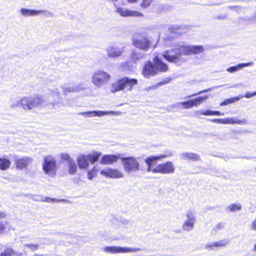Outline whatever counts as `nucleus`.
<instances>
[{
    "instance_id": "35",
    "label": "nucleus",
    "mask_w": 256,
    "mask_h": 256,
    "mask_svg": "<svg viewBox=\"0 0 256 256\" xmlns=\"http://www.w3.org/2000/svg\"><path fill=\"white\" fill-rule=\"evenodd\" d=\"M16 107H20L23 108L22 98L16 100L14 102L10 104L11 108H14Z\"/></svg>"
},
{
    "instance_id": "42",
    "label": "nucleus",
    "mask_w": 256,
    "mask_h": 256,
    "mask_svg": "<svg viewBox=\"0 0 256 256\" xmlns=\"http://www.w3.org/2000/svg\"><path fill=\"white\" fill-rule=\"evenodd\" d=\"M225 223L224 222H220L217 224L214 227V229L216 230H220L224 228Z\"/></svg>"
},
{
    "instance_id": "7",
    "label": "nucleus",
    "mask_w": 256,
    "mask_h": 256,
    "mask_svg": "<svg viewBox=\"0 0 256 256\" xmlns=\"http://www.w3.org/2000/svg\"><path fill=\"white\" fill-rule=\"evenodd\" d=\"M122 164L128 173L136 172L139 170V163L133 156L121 158Z\"/></svg>"
},
{
    "instance_id": "10",
    "label": "nucleus",
    "mask_w": 256,
    "mask_h": 256,
    "mask_svg": "<svg viewBox=\"0 0 256 256\" xmlns=\"http://www.w3.org/2000/svg\"><path fill=\"white\" fill-rule=\"evenodd\" d=\"M186 219L184 221L182 224V228L185 232H190L192 230L194 226V224L196 222V217L194 211L193 210H188L186 212Z\"/></svg>"
},
{
    "instance_id": "40",
    "label": "nucleus",
    "mask_w": 256,
    "mask_h": 256,
    "mask_svg": "<svg viewBox=\"0 0 256 256\" xmlns=\"http://www.w3.org/2000/svg\"><path fill=\"white\" fill-rule=\"evenodd\" d=\"M60 156H61V158L62 160L68 161V163L73 160L72 158L68 154L62 153V154H61Z\"/></svg>"
},
{
    "instance_id": "26",
    "label": "nucleus",
    "mask_w": 256,
    "mask_h": 256,
    "mask_svg": "<svg viewBox=\"0 0 256 256\" xmlns=\"http://www.w3.org/2000/svg\"><path fill=\"white\" fill-rule=\"evenodd\" d=\"M146 54L144 52L133 50L130 54V58L133 62L136 63L137 61L144 58Z\"/></svg>"
},
{
    "instance_id": "54",
    "label": "nucleus",
    "mask_w": 256,
    "mask_h": 256,
    "mask_svg": "<svg viewBox=\"0 0 256 256\" xmlns=\"http://www.w3.org/2000/svg\"><path fill=\"white\" fill-rule=\"evenodd\" d=\"M136 0H128V1L130 3H134V2H136Z\"/></svg>"
},
{
    "instance_id": "20",
    "label": "nucleus",
    "mask_w": 256,
    "mask_h": 256,
    "mask_svg": "<svg viewBox=\"0 0 256 256\" xmlns=\"http://www.w3.org/2000/svg\"><path fill=\"white\" fill-rule=\"evenodd\" d=\"M78 164L80 168L86 170L89 166L87 155L80 154L77 158Z\"/></svg>"
},
{
    "instance_id": "49",
    "label": "nucleus",
    "mask_w": 256,
    "mask_h": 256,
    "mask_svg": "<svg viewBox=\"0 0 256 256\" xmlns=\"http://www.w3.org/2000/svg\"><path fill=\"white\" fill-rule=\"evenodd\" d=\"M74 182L80 185L82 184V180H80V177L75 178L74 179Z\"/></svg>"
},
{
    "instance_id": "38",
    "label": "nucleus",
    "mask_w": 256,
    "mask_h": 256,
    "mask_svg": "<svg viewBox=\"0 0 256 256\" xmlns=\"http://www.w3.org/2000/svg\"><path fill=\"white\" fill-rule=\"evenodd\" d=\"M196 114L197 115L212 116V110H198L196 112Z\"/></svg>"
},
{
    "instance_id": "16",
    "label": "nucleus",
    "mask_w": 256,
    "mask_h": 256,
    "mask_svg": "<svg viewBox=\"0 0 256 256\" xmlns=\"http://www.w3.org/2000/svg\"><path fill=\"white\" fill-rule=\"evenodd\" d=\"M106 52L108 58H116L122 54L124 48H119L116 45H112L106 48Z\"/></svg>"
},
{
    "instance_id": "24",
    "label": "nucleus",
    "mask_w": 256,
    "mask_h": 256,
    "mask_svg": "<svg viewBox=\"0 0 256 256\" xmlns=\"http://www.w3.org/2000/svg\"><path fill=\"white\" fill-rule=\"evenodd\" d=\"M254 62H247V63L240 64L236 66L228 68H226V71L230 73H234V72H237L238 70H240L243 68H245L246 66H252L254 65Z\"/></svg>"
},
{
    "instance_id": "4",
    "label": "nucleus",
    "mask_w": 256,
    "mask_h": 256,
    "mask_svg": "<svg viewBox=\"0 0 256 256\" xmlns=\"http://www.w3.org/2000/svg\"><path fill=\"white\" fill-rule=\"evenodd\" d=\"M138 84V80L136 78H131L124 76L118 80L116 82L112 84L111 92H116L126 89L128 91H131L132 87Z\"/></svg>"
},
{
    "instance_id": "37",
    "label": "nucleus",
    "mask_w": 256,
    "mask_h": 256,
    "mask_svg": "<svg viewBox=\"0 0 256 256\" xmlns=\"http://www.w3.org/2000/svg\"><path fill=\"white\" fill-rule=\"evenodd\" d=\"M24 246L29 248L30 250L34 252L38 249L40 244H24Z\"/></svg>"
},
{
    "instance_id": "23",
    "label": "nucleus",
    "mask_w": 256,
    "mask_h": 256,
    "mask_svg": "<svg viewBox=\"0 0 256 256\" xmlns=\"http://www.w3.org/2000/svg\"><path fill=\"white\" fill-rule=\"evenodd\" d=\"M40 12L38 10L24 8H22L20 9V13L21 15L24 17L38 16L40 14Z\"/></svg>"
},
{
    "instance_id": "18",
    "label": "nucleus",
    "mask_w": 256,
    "mask_h": 256,
    "mask_svg": "<svg viewBox=\"0 0 256 256\" xmlns=\"http://www.w3.org/2000/svg\"><path fill=\"white\" fill-rule=\"evenodd\" d=\"M121 112L116 111H88L82 112H80L79 115H82L86 117H100L107 114L120 115Z\"/></svg>"
},
{
    "instance_id": "2",
    "label": "nucleus",
    "mask_w": 256,
    "mask_h": 256,
    "mask_svg": "<svg viewBox=\"0 0 256 256\" xmlns=\"http://www.w3.org/2000/svg\"><path fill=\"white\" fill-rule=\"evenodd\" d=\"M152 62L153 64L150 61L148 62L144 66L142 74L145 78H148L158 74V72H166L168 70V65L157 56L154 58Z\"/></svg>"
},
{
    "instance_id": "9",
    "label": "nucleus",
    "mask_w": 256,
    "mask_h": 256,
    "mask_svg": "<svg viewBox=\"0 0 256 256\" xmlns=\"http://www.w3.org/2000/svg\"><path fill=\"white\" fill-rule=\"evenodd\" d=\"M23 109L24 110H31L38 106L42 102L41 96H24L22 97Z\"/></svg>"
},
{
    "instance_id": "52",
    "label": "nucleus",
    "mask_w": 256,
    "mask_h": 256,
    "mask_svg": "<svg viewBox=\"0 0 256 256\" xmlns=\"http://www.w3.org/2000/svg\"><path fill=\"white\" fill-rule=\"evenodd\" d=\"M6 214L5 212L0 211V219L4 218H6Z\"/></svg>"
},
{
    "instance_id": "47",
    "label": "nucleus",
    "mask_w": 256,
    "mask_h": 256,
    "mask_svg": "<svg viewBox=\"0 0 256 256\" xmlns=\"http://www.w3.org/2000/svg\"><path fill=\"white\" fill-rule=\"evenodd\" d=\"M226 8L228 9L233 10L236 12H238V10L240 9V8L238 6H228Z\"/></svg>"
},
{
    "instance_id": "8",
    "label": "nucleus",
    "mask_w": 256,
    "mask_h": 256,
    "mask_svg": "<svg viewBox=\"0 0 256 256\" xmlns=\"http://www.w3.org/2000/svg\"><path fill=\"white\" fill-rule=\"evenodd\" d=\"M105 176H122L121 172L116 169L106 168L100 170L99 164H96L94 168L88 171V176H94L98 174V172Z\"/></svg>"
},
{
    "instance_id": "50",
    "label": "nucleus",
    "mask_w": 256,
    "mask_h": 256,
    "mask_svg": "<svg viewBox=\"0 0 256 256\" xmlns=\"http://www.w3.org/2000/svg\"><path fill=\"white\" fill-rule=\"evenodd\" d=\"M252 229L256 230V218L252 222L251 224Z\"/></svg>"
},
{
    "instance_id": "13",
    "label": "nucleus",
    "mask_w": 256,
    "mask_h": 256,
    "mask_svg": "<svg viewBox=\"0 0 256 256\" xmlns=\"http://www.w3.org/2000/svg\"><path fill=\"white\" fill-rule=\"evenodd\" d=\"M64 95L68 93L78 92L86 88V86L82 83L74 84L72 82L66 83L61 86Z\"/></svg>"
},
{
    "instance_id": "27",
    "label": "nucleus",
    "mask_w": 256,
    "mask_h": 256,
    "mask_svg": "<svg viewBox=\"0 0 256 256\" xmlns=\"http://www.w3.org/2000/svg\"><path fill=\"white\" fill-rule=\"evenodd\" d=\"M228 244L226 240H222L218 242H212L208 243L206 245V248L207 250H211L214 247L224 246Z\"/></svg>"
},
{
    "instance_id": "58",
    "label": "nucleus",
    "mask_w": 256,
    "mask_h": 256,
    "mask_svg": "<svg viewBox=\"0 0 256 256\" xmlns=\"http://www.w3.org/2000/svg\"><path fill=\"white\" fill-rule=\"evenodd\" d=\"M255 170H256V168H255Z\"/></svg>"
},
{
    "instance_id": "25",
    "label": "nucleus",
    "mask_w": 256,
    "mask_h": 256,
    "mask_svg": "<svg viewBox=\"0 0 256 256\" xmlns=\"http://www.w3.org/2000/svg\"><path fill=\"white\" fill-rule=\"evenodd\" d=\"M173 156V152L171 150H166L164 154H160L158 156H152L148 158V161L150 160H160L163 158H169Z\"/></svg>"
},
{
    "instance_id": "32",
    "label": "nucleus",
    "mask_w": 256,
    "mask_h": 256,
    "mask_svg": "<svg viewBox=\"0 0 256 256\" xmlns=\"http://www.w3.org/2000/svg\"><path fill=\"white\" fill-rule=\"evenodd\" d=\"M10 162L7 158H0V168L2 170H6L10 166Z\"/></svg>"
},
{
    "instance_id": "5",
    "label": "nucleus",
    "mask_w": 256,
    "mask_h": 256,
    "mask_svg": "<svg viewBox=\"0 0 256 256\" xmlns=\"http://www.w3.org/2000/svg\"><path fill=\"white\" fill-rule=\"evenodd\" d=\"M133 46L142 52L148 51L151 47L152 42L150 38L143 34H136L132 37Z\"/></svg>"
},
{
    "instance_id": "3",
    "label": "nucleus",
    "mask_w": 256,
    "mask_h": 256,
    "mask_svg": "<svg viewBox=\"0 0 256 256\" xmlns=\"http://www.w3.org/2000/svg\"><path fill=\"white\" fill-rule=\"evenodd\" d=\"M156 161H148V158H146L144 162L147 166L146 171L149 172H152L153 174L159 173L162 174H171L174 172L175 167L172 162H166L154 166V164Z\"/></svg>"
},
{
    "instance_id": "34",
    "label": "nucleus",
    "mask_w": 256,
    "mask_h": 256,
    "mask_svg": "<svg viewBox=\"0 0 256 256\" xmlns=\"http://www.w3.org/2000/svg\"><path fill=\"white\" fill-rule=\"evenodd\" d=\"M43 202H68V201L67 200L65 199H56V198H46L44 197Z\"/></svg>"
},
{
    "instance_id": "14",
    "label": "nucleus",
    "mask_w": 256,
    "mask_h": 256,
    "mask_svg": "<svg viewBox=\"0 0 256 256\" xmlns=\"http://www.w3.org/2000/svg\"><path fill=\"white\" fill-rule=\"evenodd\" d=\"M103 250L106 252L118 254L138 252L141 250V249L138 248H126L112 246L104 248Z\"/></svg>"
},
{
    "instance_id": "41",
    "label": "nucleus",
    "mask_w": 256,
    "mask_h": 256,
    "mask_svg": "<svg viewBox=\"0 0 256 256\" xmlns=\"http://www.w3.org/2000/svg\"><path fill=\"white\" fill-rule=\"evenodd\" d=\"M7 222H0V234H3L6 230Z\"/></svg>"
},
{
    "instance_id": "31",
    "label": "nucleus",
    "mask_w": 256,
    "mask_h": 256,
    "mask_svg": "<svg viewBox=\"0 0 256 256\" xmlns=\"http://www.w3.org/2000/svg\"><path fill=\"white\" fill-rule=\"evenodd\" d=\"M244 98V96L240 95L238 96L232 98L225 100L224 102L220 104V106H224L228 105L230 104L234 103L238 101L240 98Z\"/></svg>"
},
{
    "instance_id": "43",
    "label": "nucleus",
    "mask_w": 256,
    "mask_h": 256,
    "mask_svg": "<svg viewBox=\"0 0 256 256\" xmlns=\"http://www.w3.org/2000/svg\"><path fill=\"white\" fill-rule=\"evenodd\" d=\"M255 96H256V91L253 92H246L244 96L247 98H249Z\"/></svg>"
},
{
    "instance_id": "48",
    "label": "nucleus",
    "mask_w": 256,
    "mask_h": 256,
    "mask_svg": "<svg viewBox=\"0 0 256 256\" xmlns=\"http://www.w3.org/2000/svg\"><path fill=\"white\" fill-rule=\"evenodd\" d=\"M228 16L226 14H224L222 15H220L217 17H216V18L220 20H224L227 18Z\"/></svg>"
},
{
    "instance_id": "44",
    "label": "nucleus",
    "mask_w": 256,
    "mask_h": 256,
    "mask_svg": "<svg viewBox=\"0 0 256 256\" xmlns=\"http://www.w3.org/2000/svg\"><path fill=\"white\" fill-rule=\"evenodd\" d=\"M210 90H211V88H208V89H207V90H204L200 91V92H198L196 94H194L191 95V96H188L186 97V98H190V97H192V96H197V95L200 94H201L208 92V91Z\"/></svg>"
},
{
    "instance_id": "17",
    "label": "nucleus",
    "mask_w": 256,
    "mask_h": 256,
    "mask_svg": "<svg viewBox=\"0 0 256 256\" xmlns=\"http://www.w3.org/2000/svg\"><path fill=\"white\" fill-rule=\"evenodd\" d=\"M211 122L214 123H218L222 124H246V119L239 120L237 118H214L210 120Z\"/></svg>"
},
{
    "instance_id": "21",
    "label": "nucleus",
    "mask_w": 256,
    "mask_h": 256,
    "mask_svg": "<svg viewBox=\"0 0 256 256\" xmlns=\"http://www.w3.org/2000/svg\"><path fill=\"white\" fill-rule=\"evenodd\" d=\"M118 158L116 155L106 154L100 160L101 164H111L117 162Z\"/></svg>"
},
{
    "instance_id": "22",
    "label": "nucleus",
    "mask_w": 256,
    "mask_h": 256,
    "mask_svg": "<svg viewBox=\"0 0 256 256\" xmlns=\"http://www.w3.org/2000/svg\"><path fill=\"white\" fill-rule=\"evenodd\" d=\"M180 158L183 160H190L192 161L200 160L198 154L193 152H184L180 154Z\"/></svg>"
},
{
    "instance_id": "11",
    "label": "nucleus",
    "mask_w": 256,
    "mask_h": 256,
    "mask_svg": "<svg viewBox=\"0 0 256 256\" xmlns=\"http://www.w3.org/2000/svg\"><path fill=\"white\" fill-rule=\"evenodd\" d=\"M14 163L18 170L26 169L33 162V158L28 156H20L12 155Z\"/></svg>"
},
{
    "instance_id": "39",
    "label": "nucleus",
    "mask_w": 256,
    "mask_h": 256,
    "mask_svg": "<svg viewBox=\"0 0 256 256\" xmlns=\"http://www.w3.org/2000/svg\"><path fill=\"white\" fill-rule=\"evenodd\" d=\"M40 11V14H43L44 16L46 17L54 18V14L50 11H48L47 10H38Z\"/></svg>"
},
{
    "instance_id": "12",
    "label": "nucleus",
    "mask_w": 256,
    "mask_h": 256,
    "mask_svg": "<svg viewBox=\"0 0 256 256\" xmlns=\"http://www.w3.org/2000/svg\"><path fill=\"white\" fill-rule=\"evenodd\" d=\"M42 168L47 174H52L56 168V160L52 155H48L44 157Z\"/></svg>"
},
{
    "instance_id": "55",
    "label": "nucleus",
    "mask_w": 256,
    "mask_h": 256,
    "mask_svg": "<svg viewBox=\"0 0 256 256\" xmlns=\"http://www.w3.org/2000/svg\"><path fill=\"white\" fill-rule=\"evenodd\" d=\"M126 65H127V63L126 62H124L122 64V66H126Z\"/></svg>"
},
{
    "instance_id": "57",
    "label": "nucleus",
    "mask_w": 256,
    "mask_h": 256,
    "mask_svg": "<svg viewBox=\"0 0 256 256\" xmlns=\"http://www.w3.org/2000/svg\"><path fill=\"white\" fill-rule=\"evenodd\" d=\"M92 177H91V176L88 177V179H89V180H92Z\"/></svg>"
},
{
    "instance_id": "53",
    "label": "nucleus",
    "mask_w": 256,
    "mask_h": 256,
    "mask_svg": "<svg viewBox=\"0 0 256 256\" xmlns=\"http://www.w3.org/2000/svg\"><path fill=\"white\" fill-rule=\"evenodd\" d=\"M168 82V81L160 82L157 84V86H160L164 84H165Z\"/></svg>"
},
{
    "instance_id": "29",
    "label": "nucleus",
    "mask_w": 256,
    "mask_h": 256,
    "mask_svg": "<svg viewBox=\"0 0 256 256\" xmlns=\"http://www.w3.org/2000/svg\"><path fill=\"white\" fill-rule=\"evenodd\" d=\"M242 205L240 203L231 204H229L226 208V210L228 212H234L239 211L242 209Z\"/></svg>"
},
{
    "instance_id": "36",
    "label": "nucleus",
    "mask_w": 256,
    "mask_h": 256,
    "mask_svg": "<svg viewBox=\"0 0 256 256\" xmlns=\"http://www.w3.org/2000/svg\"><path fill=\"white\" fill-rule=\"evenodd\" d=\"M14 254L13 250L8 248L4 250L0 253V256H12Z\"/></svg>"
},
{
    "instance_id": "51",
    "label": "nucleus",
    "mask_w": 256,
    "mask_h": 256,
    "mask_svg": "<svg viewBox=\"0 0 256 256\" xmlns=\"http://www.w3.org/2000/svg\"><path fill=\"white\" fill-rule=\"evenodd\" d=\"M224 113H222L219 111H212V116H223Z\"/></svg>"
},
{
    "instance_id": "56",
    "label": "nucleus",
    "mask_w": 256,
    "mask_h": 256,
    "mask_svg": "<svg viewBox=\"0 0 256 256\" xmlns=\"http://www.w3.org/2000/svg\"><path fill=\"white\" fill-rule=\"evenodd\" d=\"M254 250L255 252H256V244H254Z\"/></svg>"
},
{
    "instance_id": "6",
    "label": "nucleus",
    "mask_w": 256,
    "mask_h": 256,
    "mask_svg": "<svg viewBox=\"0 0 256 256\" xmlns=\"http://www.w3.org/2000/svg\"><path fill=\"white\" fill-rule=\"evenodd\" d=\"M110 78V76L106 72L98 70L92 76V82L98 88H100Z\"/></svg>"
},
{
    "instance_id": "30",
    "label": "nucleus",
    "mask_w": 256,
    "mask_h": 256,
    "mask_svg": "<svg viewBox=\"0 0 256 256\" xmlns=\"http://www.w3.org/2000/svg\"><path fill=\"white\" fill-rule=\"evenodd\" d=\"M52 96L55 98L53 102L54 106H56L60 104L61 99L60 98V93L58 89H56L51 92Z\"/></svg>"
},
{
    "instance_id": "15",
    "label": "nucleus",
    "mask_w": 256,
    "mask_h": 256,
    "mask_svg": "<svg viewBox=\"0 0 256 256\" xmlns=\"http://www.w3.org/2000/svg\"><path fill=\"white\" fill-rule=\"evenodd\" d=\"M208 98L207 96H199L194 99H191L186 102H178L176 105L178 106L180 105H182L186 109H189L193 106H196L202 104L203 102L206 100Z\"/></svg>"
},
{
    "instance_id": "45",
    "label": "nucleus",
    "mask_w": 256,
    "mask_h": 256,
    "mask_svg": "<svg viewBox=\"0 0 256 256\" xmlns=\"http://www.w3.org/2000/svg\"><path fill=\"white\" fill-rule=\"evenodd\" d=\"M44 197L40 195H35L33 197V200L35 201L43 202Z\"/></svg>"
},
{
    "instance_id": "28",
    "label": "nucleus",
    "mask_w": 256,
    "mask_h": 256,
    "mask_svg": "<svg viewBox=\"0 0 256 256\" xmlns=\"http://www.w3.org/2000/svg\"><path fill=\"white\" fill-rule=\"evenodd\" d=\"M102 155V153L97 152H92V153L89 154L87 155L88 161L91 164H94L95 162H97Z\"/></svg>"
},
{
    "instance_id": "46",
    "label": "nucleus",
    "mask_w": 256,
    "mask_h": 256,
    "mask_svg": "<svg viewBox=\"0 0 256 256\" xmlns=\"http://www.w3.org/2000/svg\"><path fill=\"white\" fill-rule=\"evenodd\" d=\"M150 4V0H143L142 6H144V8L147 7Z\"/></svg>"
},
{
    "instance_id": "1",
    "label": "nucleus",
    "mask_w": 256,
    "mask_h": 256,
    "mask_svg": "<svg viewBox=\"0 0 256 256\" xmlns=\"http://www.w3.org/2000/svg\"><path fill=\"white\" fill-rule=\"evenodd\" d=\"M204 48L200 46H184L176 44L170 50L163 52L162 56L170 62L181 64L186 60L182 56L196 54L202 52Z\"/></svg>"
},
{
    "instance_id": "19",
    "label": "nucleus",
    "mask_w": 256,
    "mask_h": 256,
    "mask_svg": "<svg viewBox=\"0 0 256 256\" xmlns=\"http://www.w3.org/2000/svg\"><path fill=\"white\" fill-rule=\"evenodd\" d=\"M116 12H117L118 14H120L122 16L126 17V16H142L143 14L138 11L135 10H130L126 8L120 7V6H116Z\"/></svg>"
},
{
    "instance_id": "33",
    "label": "nucleus",
    "mask_w": 256,
    "mask_h": 256,
    "mask_svg": "<svg viewBox=\"0 0 256 256\" xmlns=\"http://www.w3.org/2000/svg\"><path fill=\"white\" fill-rule=\"evenodd\" d=\"M68 164L69 174H74L77 170V165L74 160L69 162Z\"/></svg>"
}]
</instances>
